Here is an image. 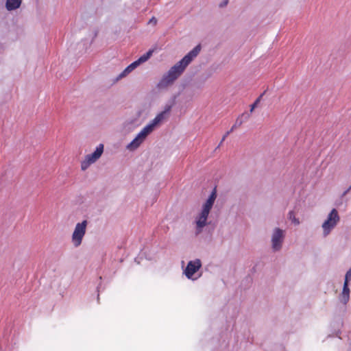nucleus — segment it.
Masks as SVG:
<instances>
[{
  "label": "nucleus",
  "instance_id": "f257e3e1",
  "mask_svg": "<svg viewBox=\"0 0 351 351\" xmlns=\"http://www.w3.org/2000/svg\"><path fill=\"white\" fill-rule=\"evenodd\" d=\"M201 50V45H196L193 50L189 52L181 60L173 66L168 72L163 75L158 86L159 88H165L172 84L184 71L187 66L198 55Z\"/></svg>",
  "mask_w": 351,
  "mask_h": 351
},
{
  "label": "nucleus",
  "instance_id": "f03ea898",
  "mask_svg": "<svg viewBox=\"0 0 351 351\" xmlns=\"http://www.w3.org/2000/svg\"><path fill=\"white\" fill-rule=\"evenodd\" d=\"M171 105H167L163 111L160 112L152 120V121L146 125L136 136V138L128 145V149L130 150L136 149L144 141L147 136L153 131L154 128L165 119L171 111Z\"/></svg>",
  "mask_w": 351,
  "mask_h": 351
},
{
  "label": "nucleus",
  "instance_id": "7ed1b4c3",
  "mask_svg": "<svg viewBox=\"0 0 351 351\" xmlns=\"http://www.w3.org/2000/svg\"><path fill=\"white\" fill-rule=\"evenodd\" d=\"M217 197L216 189H215L211 194L210 195L208 199L206 200L205 204L203 205L202 210L199 215L196 218V226H197V232L199 233L202 228L206 225V221L208 219V216L210 213L211 208L214 204L215 199Z\"/></svg>",
  "mask_w": 351,
  "mask_h": 351
},
{
  "label": "nucleus",
  "instance_id": "20e7f679",
  "mask_svg": "<svg viewBox=\"0 0 351 351\" xmlns=\"http://www.w3.org/2000/svg\"><path fill=\"white\" fill-rule=\"evenodd\" d=\"M88 222L84 220L81 223L76 224L74 232L72 234V242L75 247L81 245L82 239L86 233Z\"/></svg>",
  "mask_w": 351,
  "mask_h": 351
},
{
  "label": "nucleus",
  "instance_id": "39448f33",
  "mask_svg": "<svg viewBox=\"0 0 351 351\" xmlns=\"http://www.w3.org/2000/svg\"><path fill=\"white\" fill-rule=\"evenodd\" d=\"M339 221V217L338 212L336 209L333 208L329 213L327 219L322 224L324 236H327L330 232L331 230L335 227Z\"/></svg>",
  "mask_w": 351,
  "mask_h": 351
},
{
  "label": "nucleus",
  "instance_id": "423d86ee",
  "mask_svg": "<svg viewBox=\"0 0 351 351\" xmlns=\"http://www.w3.org/2000/svg\"><path fill=\"white\" fill-rule=\"evenodd\" d=\"M104 151V145L100 144L96 150L91 154H88L85 157V159L81 162V169L85 171L88 167L97 161L101 156Z\"/></svg>",
  "mask_w": 351,
  "mask_h": 351
},
{
  "label": "nucleus",
  "instance_id": "0eeeda50",
  "mask_svg": "<svg viewBox=\"0 0 351 351\" xmlns=\"http://www.w3.org/2000/svg\"><path fill=\"white\" fill-rule=\"evenodd\" d=\"M154 49H149L147 53L141 56L137 60L134 61L128 66L119 75V77H123L129 74L132 71L136 68L141 63L146 62L152 55Z\"/></svg>",
  "mask_w": 351,
  "mask_h": 351
},
{
  "label": "nucleus",
  "instance_id": "6e6552de",
  "mask_svg": "<svg viewBox=\"0 0 351 351\" xmlns=\"http://www.w3.org/2000/svg\"><path fill=\"white\" fill-rule=\"evenodd\" d=\"M201 266V261L199 259L189 261L184 271L186 276L188 278H191Z\"/></svg>",
  "mask_w": 351,
  "mask_h": 351
},
{
  "label": "nucleus",
  "instance_id": "1a4fd4ad",
  "mask_svg": "<svg viewBox=\"0 0 351 351\" xmlns=\"http://www.w3.org/2000/svg\"><path fill=\"white\" fill-rule=\"evenodd\" d=\"M283 231L280 228H276L272 235V247L275 250L280 249L283 239Z\"/></svg>",
  "mask_w": 351,
  "mask_h": 351
},
{
  "label": "nucleus",
  "instance_id": "9d476101",
  "mask_svg": "<svg viewBox=\"0 0 351 351\" xmlns=\"http://www.w3.org/2000/svg\"><path fill=\"white\" fill-rule=\"evenodd\" d=\"M250 117V114H247L245 113H243L240 117H239L234 124L232 126L230 131H228L226 134L223 136L222 141H224L225 138L230 134V132H232L234 130H235L237 128H239L243 123L244 120L248 119Z\"/></svg>",
  "mask_w": 351,
  "mask_h": 351
},
{
  "label": "nucleus",
  "instance_id": "9b49d317",
  "mask_svg": "<svg viewBox=\"0 0 351 351\" xmlns=\"http://www.w3.org/2000/svg\"><path fill=\"white\" fill-rule=\"evenodd\" d=\"M350 298V289L348 287V282L344 281L343 291L341 295L342 302L346 304Z\"/></svg>",
  "mask_w": 351,
  "mask_h": 351
},
{
  "label": "nucleus",
  "instance_id": "f8f14e48",
  "mask_svg": "<svg viewBox=\"0 0 351 351\" xmlns=\"http://www.w3.org/2000/svg\"><path fill=\"white\" fill-rule=\"evenodd\" d=\"M21 3V0H7L6 8L8 10H12L18 8Z\"/></svg>",
  "mask_w": 351,
  "mask_h": 351
},
{
  "label": "nucleus",
  "instance_id": "ddd939ff",
  "mask_svg": "<svg viewBox=\"0 0 351 351\" xmlns=\"http://www.w3.org/2000/svg\"><path fill=\"white\" fill-rule=\"evenodd\" d=\"M264 95V93L263 94H261L256 100L250 106V112H252L254 111V110L255 109V108H256L258 105V104L260 103L262 97H263V95Z\"/></svg>",
  "mask_w": 351,
  "mask_h": 351
},
{
  "label": "nucleus",
  "instance_id": "4468645a",
  "mask_svg": "<svg viewBox=\"0 0 351 351\" xmlns=\"http://www.w3.org/2000/svg\"><path fill=\"white\" fill-rule=\"evenodd\" d=\"M289 219L291 220L295 225H298L300 223L299 219L295 217V213L293 211H290L289 213Z\"/></svg>",
  "mask_w": 351,
  "mask_h": 351
},
{
  "label": "nucleus",
  "instance_id": "2eb2a0df",
  "mask_svg": "<svg viewBox=\"0 0 351 351\" xmlns=\"http://www.w3.org/2000/svg\"><path fill=\"white\" fill-rule=\"evenodd\" d=\"M350 279H351V268L346 274L345 282H349Z\"/></svg>",
  "mask_w": 351,
  "mask_h": 351
},
{
  "label": "nucleus",
  "instance_id": "dca6fc26",
  "mask_svg": "<svg viewBox=\"0 0 351 351\" xmlns=\"http://www.w3.org/2000/svg\"><path fill=\"white\" fill-rule=\"evenodd\" d=\"M157 23V19L155 17H152L148 22L149 24L155 25Z\"/></svg>",
  "mask_w": 351,
  "mask_h": 351
},
{
  "label": "nucleus",
  "instance_id": "f3484780",
  "mask_svg": "<svg viewBox=\"0 0 351 351\" xmlns=\"http://www.w3.org/2000/svg\"><path fill=\"white\" fill-rule=\"evenodd\" d=\"M228 3V1H225L223 5H226Z\"/></svg>",
  "mask_w": 351,
  "mask_h": 351
}]
</instances>
